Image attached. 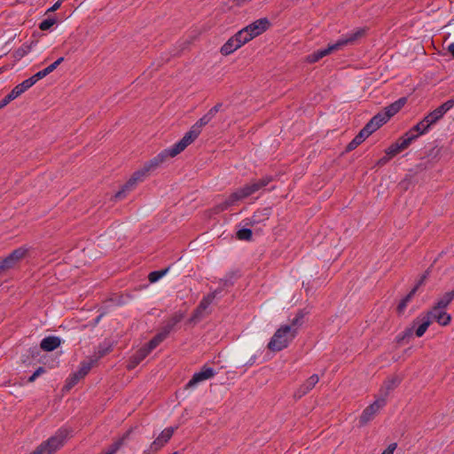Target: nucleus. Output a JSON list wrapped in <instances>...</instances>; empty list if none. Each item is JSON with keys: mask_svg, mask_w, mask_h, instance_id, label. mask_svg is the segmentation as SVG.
I'll use <instances>...</instances> for the list:
<instances>
[{"mask_svg": "<svg viewBox=\"0 0 454 454\" xmlns=\"http://www.w3.org/2000/svg\"><path fill=\"white\" fill-rule=\"evenodd\" d=\"M272 180H273V177L271 176H265L259 180L252 181L251 183L236 190L224 201L218 204L216 206V211L220 212V211H224V210L228 209L230 207L235 205L239 200H242L249 197L250 195L255 193L262 188L265 187Z\"/></svg>", "mask_w": 454, "mask_h": 454, "instance_id": "obj_1", "label": "nucleus"}, {"mask_svg": "<svg viewBox=\"0 0 454 454\" xmlns=\"http://www.w3.org/2000/svg\"><path fill=\"white\" fill-rule=\"evenodd\" d=\"M364 34L365 29L356 28V30L348 34L343 35L340 39H338L336 43L329 44L326 48L318 50L308 55L306 57V61L309 63H316L324 57L331 54L332 52L339 51L348 44L354 43L358 39L363 37Z\"/></svg>", "mask_w": 454, "mask_h": 454, "instance_id": "obj_2", "label": "nucleus"}, {"mask_svg": "<svg viewBox=\"0 0 454 454\" xmlns=\"http://www.w3.org/2000/svg\"><path fill=\"white\" fill-rule=\"evenodd\" d=\"M296 336L294 328L285 325H280V327L274 333L267 345V348L273 352L281 351L287 348Z\"/></svg>", "mask_w": 454, "mask_h": 454, "instance_id": "obj_3", "label": "nucleus"}, {"mask_svg": "<svg viewBox=\"0 0 454 454\" xmlns=\"http://www.w3.org/2000/svg\"><path fill=\"white\" fill-rule=\"evenodd\" d=\"M67 435V429L58 430L54 435L42 442L31 454H53L64 445Z\"/></svg>", "mask_w": 454, "mask_h": 454, "instance_id": "obj_4", "label": "nucleus"}, {"mask_svg": "<svg viewBox=\"0 0 454 454\" xmlns=\"http://www.w3.org/2000/svg\"><path fill=\"white\" fill-rule=\"evenodd\" d=\"M270 27V21L266 18L259 19L252 24L239 31V36L247 43L254 37L262 35Z\"/></svg>", "mask_w": 454, "mask_h": 454, "instance_id": "obj_5", "label": "nucleus"}, {"mask_svg": "<svg viewBox=\"0 0 454 454\" xmlns=\"http://www.w3.org/2000/svg\"><path fill=\"white\" fill-rule=\"evenodd\" d=\"M387 404L385 397H377L376 400L367 406L359 418L360 426H364L374 419L377 413Z\"/></svg>", "mask_w": 454, "mask_h": 454, "instance_id": "obj_6", "label": "nucleus"}, {"mask_svg": "<svg viewBox=\"0 0 454 454\" xmlns=\"http://www.w3.org/2000/svg\"><path fill=\"white\" fill-rule=\"evenodd\" d=\"M148 174L149 172L144 166L140 169L134 172L129 181L123 185L122 189L116 192L115 199H123L126 193L131 191L138 182H142Z\"/></svg>", "mask_w": 454, "mask_h": 454, "instance_id": "obj_7", "label": "nucleus"}, {"mask_svg": "<svg viewBox=\"0 0 454 454\" xmlns=\"http://www.w3.org/2000/svg\"><path fill=\"white\" fill-rule=\"evenodd\" d=\"M200 132L193 125L188 132L184 134L183 138L169 147L171 153L176 156L182 153L189 145H191L199 136Z\"/></svg>", "mask_w": 454, "mask_h": 454, "instance_id": "obj_8", "label": "nucleus"}, {"mask_svg": "<svg viewBox=\"0 0 454 454\" xmlns=\"http://www.w3.org/2000/svg\"><path fill=\"white\" fill-rule=\"evenodd\" d=\"M453 106H454V99L447 100L446 102L442 104L440 106L435 108L434 111L430 112L427 116H425L426 122H428L430 127L434 125Z\"/></svg>", "mask_w": 454, "mask_h": 454, "instance_id": "obj_9", "label": "nucleus"}, {"mask_svg": "<svg viewBox=\"0 0 454 454\" xmlns=\"http://www.w3.org/2000/svg\"><path fill=\"white\" fill-rule=\"evenodd\" d=\"M26 254L27 249L24 247H19L13 250L8 256L0 261V272L12 268Z\"/></svg>", "mask_w": 454, "mask_h": 454, "instance_id": "obj_10", "label": "nucleus"}, {"mask_svg": "<svg viewBox=\"0 0 454 454\" xmlns=\"http://www.w3.org/2000/svg\"><path fill=\"white\" fill-rule=\"evenodd\" d=\"M412 142V135L404 134L402 137H400L395 143L392 144L386 150V153L389 155V157H394L396 154L403 152V150H405L406 148H408Z\"/></svg>", "mask_w": 454, "mask_h": 454, "instance_id": "obj_11", "label": "nucleus"}, {"mask_svg": "<svg viewBox=\"0 0 454 454\" xmlns=\"http://www.w3.org/2000/svg\"><path fill=\"white\" fill-rule=\"evenodd\" d=\"M221 292L222 288H217L215 291L208 294L207 296L203 297L199 306L195 309L192 319L193 320L202 317L205 310L209 307V305L217 297V295L221 294Z\"/></svg>", "mask_w": 454, "mask_h": 454, "instance_id": "obj_12", "label": "nucleus"}, {"mask_svg": "<svg viewBox=\"0 0 454 454\" xmlns=\"http://www.w3.org/2000/svg\"><path fill=\"white\" fill-rule=\"evenodd\" d=\"M175 155L171 153L169 148H167L161 151L159 154L153 157L152 160L146 161L144 164V167L150 173L151 171L155 170L160 165H161L165 160L169 158H173Z\"/></svg>", "mask_w": 454, "mask_h": 454, "instance_id": "obj_13", "label": "nucleus"}, {"mask_svg": "<svg viewBox=\"0 0 454 454\" xmlns=\"http://www.w3.org/2000/svg\"><path fill=\"white\" fill-rule=\"evenodd\" d=\"M216 372L207 366H203L200 372L193 374L192 378L189 380L186 387H195L200 382L209 380L215 375Z\"/></svg>", "mask_w": 454, "mask_h": 454, "instance_id": "obj_14", "label": "nucleus"}, {"mask_svg": "<svg viewBox=\"0 0 454 454\" xmlns=\"http://www.w3.org/2000/svg\"><path fill=\"white\" fill-rule=\"evenodd\" d=\"M431 319L435 320L441 325H448L451 321V316L445 311V309H435L433 307L431 310L426 313Z\"/></svg>", "mask_w": 454, "mask_h": 454, "instance_id": "obj_15", "label": "nucleus"}, {"mask_svg": "<svg viewBox=\"0 0 454 454\" xmlns=\"http://www.w3.org/2000/svg\"><path fill=\"white\" fill-rule=\"evenodd\" d=\"M245 43L244 40L239 36L238 32L221 47L220 51L223 55L227 56L234 52Z\"/></svg>", "mask_w": 454, "mask_h": 454, "instance_id": "obj_16", "label": "nucleus"}, {"mask_svg": "<svg viewBox=\"0 0 454 454\" xmlns=\"http://www.w3.org/2000/svg\"><path fill=\"white\" fill-rule=\"evenodd\" d=\"M176 427H169L165 428L160 434L153 442L151 449L158 450L163 447L172 437Z\"/></svg>", "mask_w": 454, "mask_h": 454, "instance_id": "obj_17", "label": "nucleus"}, {"mask_svg": "<svg viewBox=\"0 0 454 454\" xmlns=\"http://www.w3.org/2000/svg\"><path fill=\"white\" fill-rule=\"evenodd\" d=\"M319 381L317 374H312L294 393L295 398H301L308 394Z\"/></svg>", "mask_w": 454, "mask_h": 454, "instance_id": "obj_18", "label": "nucleus"}, {"mask_svg": "<svg viewBox=\"0 0 454 454\" xmlns=\"http://www.w3.org/2000/svg\"><path fill=\"white\" fill-rule=\"evenodd\" d=\"M419 326L417 327L415 331V334L417 337H421L424 335L429 325H431V319L429 317H427L426 314L420 315L412 323V325H416L419 324Z\"/></svg>", "mask_w": 454, "mask_h": 454, "instance_id": "obj_19", "label": "nucleus"}, {"mask_svg": "<svg viewBox=\"0 0 454 454\" xmlns=\"http://www.w3.org/2000/svg\"><path fill=\"white\" fill-rule=\"evenodd\" d=\"M35 83V82L31 76L30 78L24 80L21 83L16 85L10 92V95L13 98V99H15L22 93L27 91L29 88H31Z\"/></svg>", "mask_w": 454, "mask_h": 454, "instance_id": "obj_20", "label": "nucleus"}, {"mask_svg": "<svg viewBox=\"0 0 454 454\" xmlns=\"http://www.w3.org/2000/svg\"><path fill=\"white\" fill-rule=\"evenodd\" d=\"M430 128V125L428 124V122H426V119L424 118L405 134L412 135V141H414L419 136L427 133Z\"/></svg>", "mask_w": 454, "mask_h": 454, "instance_id": "obj_21", "label": "nucleus"}, {"mask_svg": "<svg viewBox=\"0 0 454 454\" xmlns=\"http://www.w3.org/2000/svg\"><path fill=\"white\" fill-rule=\"evenodd\" d=\"M401 382V380L398 377L388 378L383 384L380 388V395L379 397H385L387 401V397L390 391L395 389Z\"/></svg>", "mask_w": 454, "mask_h": 454, "instance_id": "obj_22", "label": "nucleus"}, {"mask_svg": "<svg viewBox=\"0 0 454 454\" xmlns=\"http://www.w3.org/2000/svg\"><path fill=\"white\" fill-rule=\"evenodd\" d=\"M172 325L165 328L162 332L157 333L146 345L147 349L152 352L158 347L168 335Z\"/></svg>", "mask_w": 454, "mask_h": 454, "instance_id": "obj_23", "label": "nucleus"}, {"mask_svg": "<svg viewBox=\"0 0 454 454\" xmlns=\"http://www.w3.org/2000/svg\"><path fill=\"white\" fill-rule=\"evenodd\" d=\"M61 341L57 336H48L42 340L40 347L44 351H52L59 347Z\"/></svg>", "mask_w": 454, "mask_h": 454, "instance_id": "obj_24", "label": "nucleus"}, {"mask_svg": "<svg viewBox=\"0 0 454 454\" xmlns=\"http://www.w3.org/2000/svg\"><path fill=\"white\" fill-rule=\"evenodd\" d=\"M406 98H401L395 102L392 103L391 105L385 107L383 113L385 115H387V119L389 120L392 116H394L395 114H397L402 107L405 105Z\"/></svg>", "mask_w": 454, "mask_h": 454, "instance_id": "obj_25", "label": "nucleus"}, {"mask_svg": "<svg viewBox=\"0 0 454 454\" xmlns=\"http://www.w3.org/2000/svg\"><path fill=\"white\" fill-rule=\"evenodd\" d=\"M97 364V359H92V357H89L81 362L79 369L76 371L77 374L82 379L84 378L91 370V368Z\"/></svg>", "mask_w": 454, "mask_h": 454, "instance_id": "obj_26", "label": "nucleus"}, {"mask_svg": "<svg viewBox=\"0 0 454 454\" xmlns=\"http://www.w3.org/2000/svg\"><path fill=\"white\" fill-rule=\"evenodd\" d=\"M151 352L147 349L145 346L140 348L131 357L130 364L129 365V369L134 368L139 363H141Z\"/></svg>", "mask_w": 454, "mask_h": 454, "instance_id": "obj_27", "label": "nucleus"}, {"mask_svg": "<svg viewBox=\"0 0 454 454\" xmlns=\"http://www.w3.org/2000/svg\"><path fill=\"white\" fill-rule=\"evenodd\" d=\"M454 300V289L445 293L443 295H442L436 301L435 309H446L450 302Z\"/></svg>", "mask_w": 454, "mask_h": 454, "instance_id": "obj_28", "label": "nucleus"}, {"mask_svg": "<svg viewBox=\"0 0 454 454\" xmlns=\"http://www.w3.org/2000/svg\"><path fill=\"white\" fill-rule=\"evenodd\" d=\"M308 314L304 309H300L295 317L291 319L290 324L286 325L287 326H291L292 328H294L296 332V335L298 334L299 328L303 325V318Z\"/></svg>", "mask_w": 454, "mask_h": 454, "instance_id": "obj_29", "label": "nucleus"}, {"mask_svg": "<svg viewBox=\"0 0 454 454\" xmlns=\"http://www.w3.org/2000/svg\"><path fill=\"white\" fill-rule=\"evenodd\" d=\"M388 121L387 115H385L383 112L377 114L373 116L367 124H372L373 130L376 131L380 126Z\"/></svg>", "mask_w": 454, "mask_h": 454, "instance_id": "obj_30", "label": "nucleus"}, {"mask_svg": "<svg viewBox=\"0 0 454 454\" xmlns=\"http://www.w3.org/2000/svg\"><path fill=\"white\" fill-rule=\"evenodd\" d=\"M414 325L407 327L404 331L401 332L395 338L397 343L408 342L413 336Z\"/></svg>", "mask_w": 454, "mask_h": 454, "instance_id": "obj_31", "label": "nucleus"}, {"mask_svg": "<svg viewBox=\"0 0 454 454\" xmlns=\"http://www.w3.org/2000/svg\"><path fill=\"white\" fill-rule=\"evenodd\" d=\"M215 117L211 112H207L206 114H204L200 119H199L193 126L200 130L201 133L202 128L206 126L207 123H209L212 119Z\"/></svg>", "mask_w": 454, "mask_h": 454, "instance_id": "obj_32", "label": "nucleus"}, {"mask_svg": "<svg viewBox=\"0 0 454 454\" xmlns=\"http://www.w3.org/2000/svg\"><path fill=\"white\" fill-rule=\"evenodd\" d=\"M215 117L211 112H207L206 114H204L200 119H199L193 126L200 130L201 133L202 128L206 126L207 123H209L212 119Z\"/></svg>", "mask_w": 454, "mask_h": 454, "instance_id": "obj_33", "label": "nucleus"}, {"mask_svg": "<svg viewBox=\"0 0 454 454\" xmlns=\"http://www.w3.org/2000/svg\"><path fill=\"white\" fill-rule=\"evenodd\" d=\"M372 124H366L360 132L356 135L357 140L362 141V143L372 133H373Z\"/></svg>", "mask_w": 454, "mask_h": 454, "instance_id": "obj_34", "label": "nucleus"}, {"mask_svg": "<svg viewBox=\"0 0 454 454\" xmlns=\"http://www.w3.org/2000/svg\"><path fill=\"white\" fill-rule=\"evenodd\" d=\"M372 124H366L360 132L356 135L357 140L362 141V143L372 133H373Z\"/></svg>", "mask_w": 454, "mask_h": 454, "instance_id": "obj_35", "label": "nucleus"}, {"mask_svg": "<svg viewBox=\"0 0 454 454\" xmlns=\"http://www.w3.org/2000/svg\"><path fill=\"white\" fill-rule=\"evenodd\" d=\"M168 270H169V268H166V269L161 270L152 271L148 275L149 281L151 283L157 282L158 280H160L162 277H164L168 273Z\"/></svg>", "mask_w": 454, "mask_h": 454, "instance_id": "obj_36", "label": "nucleus"}, {"mask_svg": "<svg viewBox=\"0 0 454 454\" xmlns=\"http://www.w3.org/2000/svg\"><path fill=\"white\" fill-rule=\"evenodd\" d=\"M54 70H55L54 65L51 64L50 66H48L44 69H43V70L37 72L36 74H35L32 77L35 80V82H36L37 81L44 78L46 75H48L49 74H51Z\"/></svg>", "mask_w": 454, "mask_h": 454, "instance_id": "obj_37", "label": "nucleus"}, {"mask_svg": "<svg viewBox=\"0 0 454 454\" xmlns=\"http://www.w3.org/2000/svg\"><path fill=\"white\" fill-rule=\"evenodd\" d=\"M236 237L239 240H247V241L251 240L252 231L247 228H242L237 231Z\"/></svg>", "mask_w": 454, "mask_h": 454, "instance_id": "obj_38", "label": "nucleus"}, {"mask_svg": "<svg viewBox=\"0 0 454 454\" xmlns=\"http://www.w3.org/2000/svg\"><path fill=\"white\" fill-rule=\"evenodd\" d=\"M427 278V273H425L421 278L419 280L418 284L410 291V293L403 298L405 300L406 302H410L412 299V297L414 296V294H416L418 288L419 287V286H421L425 279Z\"/></svg>", "mask_w": 454, "mask_h": 454, "instance_id": "obj_39", "label": "nucleus"}, {"mask_svg": "<svg viewBox=\"0 0 454 454\" xmlns=\"http://www.w3.org/2000/svg\"><path fill=\"white\" fill-rule=\"evenodd\" d=\"M124 438L115 441L103 454H115L123 444Z\"/></svg>", "mask_w": 454, "mask_h": 454, "instance_id": "obj_40", "label": "nucleus"}, {"mask_svg": "<svg viewBox=\"0 0 454 454\" xmlns=\"http://www.w3.org/2000/svg\"><path fill=\"white\" fill-rule=\"evenodd\" d=\"M111 350V347H103L100 346L98 349V351L95 353V355L92 357V359H97V362L106 355H107Z\"/></svg>", "mask_w": 454, "mask_h": 454, "instance_id": "obj_41", "label": "nucleus"}, {"mask_svg": "<svg viewBox=\"0 0 454 454\" xmlns=\"http://www.w3.org/2000/svg\"><path fill=\"white\" fill-rule=\"evenodd\" d=\"M82 380V378L77 374V372H74L72 373L69 378L67 379V387L68 388H71L73 387L74 385H76L78 383V381Z\"/></svg>", "mask_w": 454, "mask_h": 454, "instance_id": "obj_42", "label": "nucleus"}, {"mask_svg": "<svg viewBox=\"0 0 454 454\" xmlns=\"http://www.w3.org/2000/svg\"><path fill=\"white\" fill-rule=\"evenodd\" d=\"M55 23H56L55 19H46V20H43L40 23L39 28L43 31H45V30L50 29Z\"/></svg>", "mask_w": 454, "mask_h": 454, "instance_id": "obj_43", "label": "nucleus"}, {"mask_svg": "<svg viewBox=\"0 0 454 454\" xmlns=\"http://www.w3.org/2000/svg\"><path fill=\"white\" fill-rule=\"evenodd\" d=\"M45 372L43 367H39L27 380V382H34L40 375Z\"/></svg>", "mask_w": 454, "mask_h": 454, "instance_id": "obj_44", "label": "nucleus"}, {"mask_svg": "<svg viewBox=\"0 0 454 454\" xmlns=\"http://www.w3.org/2000/svg\"><path fill=\"white\" fill-rule=\"evenodd\" d=\"M31 51V46L23 44L18 51H17V56L20 58L24 57Z\"/></svg>", "mask_w": 454, "mask_h": 454, "instance_id": "obj_45", "label": "nucleus"}, {"mask_svg": "<svg viewBox=\"0 0 454 454\" xmlns=\"http://www.w3.org/2000/svg\"><path fill=\"white\" fill-rule=\"evenodd\" d=\"M360 144H362V141L357 140V137L356 136L354 139L347 145V151H352L356 149Z\"/></svg>", "mask_w": 454, "mask_h": 454, "instance_id": "obj_46", "label": "nucleus"}, {"mask_svg": "<svg viewBox=\"0 0 454 454\" xmlns=\"http://www.w3.org/2000/svg\"><path fill=\"white\" fill-rule=\"evenodd\" d=\"M14 100L13 98L9 94H7L1 101H0V109L4 108L7 106L11 101Z\"/></svg>", "mask_w": 454, "mask_h": 454, "instance_id": "obj_47", "label": "nucleus"}, {"mask_svg": "<svg viewBox=\"0 0 454 454\" xmlns=\"http://www.w3.org/2000/svg\"><path fill=\"white\" fill-rule=\"evenodd\" d=\"M407 305H408V302H406V301H405V300H404V299H403V300L399 302V304H398V306H397V311H398V313H400V314L403 313V312H404V310H405V309H406V307H407Z\"/></svg>", "mask_w": 454, "mask_h": 454, "instance_id": "obj_48", "label": "nucleus"}, {"mask_svg": "<svg viewBox=\"0 0 454 454\" xmlns=\"http://www.w3.org/2000/svg\"><path fill=\"white\" fill-rule=\"evenodd\" d=\"M396 446V443L389 444L388 447L381 454H394Z\"/></svg>", "mask_w": 454, "mask_h": 454, "instance_id": "obj_49", "label": "nucleus"}, {"mask_svg": "<svg viewBox=\"0 0 454 454\" xmlns=\"http://www.w3.org/2000/svg\"><path fill=\"white\" fill-rule=\"evenodd\" d=\"M222 103H218L216 104L215 106H213L209 112H211L213 114V115L215 116V114L220 111L221 107H222Z\"/></svg>", "mask_w": 454, "mask_h": 454, "instance_id": "obj_50", "label": "nucleus"}, {"mask_svg": "<svg viewBox=\"0 0 454 454\" xmlns=\"http://www.w3.org/2000/svg\"><path fill=\"white\" fill-rule=\"evenodd\" d=\"M62 1L63 0L57 1L48 11L49 12H54V11L58 10L60 7V5H61Z\"/></svg>", "mask_w": 454, "mask_h": 454, "instance_id": "obj_51", "label": "nucleus"}, {"mask_svg": "<svg viewBox=\"0 0 454 454\" xmlns=\"http://www.w3.org/2000/svg\"><path fill=\"white\" fill-rule=\"evenodd\" d=\"M447 50L451 54V56L454 58V43H450L448 45Z\"/></svg>", "mask_w": 454, "mask_h": 454, "instance_id": "obj_52", "label": "nucleus"}, {"mask_svg": "<svg viewBox=\"0 0 454 454\" xmlns=\"http://www.w3.org/2000/svg\"><path fill=\"white\" fill-rule=\"evenodd\" d=\"M64 61V58L60 57L56 61L52 63L54 65V68L56 69L62 62Z\"/></svg>", "mask_w": 454, "mask_h": 454, "instance_id": "obj_53", "label": "nucleus"}, {"mask_svg": "<svg viewBox=\"0 0 454 454\" xmlns=\"http://www.w3.org/2000/svg\"><path fill=\"white\" fill-rule=\"evenodd\" d=\"M392 157H389V155L387 154V156L381 158L380 160H379V164L382 165V164H385L386 162H387Z\"/></svg>", "mask_w": 454, "mask_h": 454, "instance_id": "obj_54", "label": "nucleus"}, {"mask_svg": "<svg viewBox=\"0 0 454 454\" xmlns=\"http://www.w3.org/2000/svg\"><path fill=\"white\" fill-rule=\"evenodd\" d=\"M220 284H221L223 286H226L229 284V280H227V279H221V280H220Z\"/></svg>", "mask_w": 454, "mask_h": 454, "instance_id": "obj_55", "label": "nucleus"}, {"mask_svg": "<svg viewBox=\"0 0 454 454\" xmlns=\"http://www.w3.org/2000/svg\"><path fill=\"white\" fill-rule=\"evenodd\" d=\"M178 320H179V319H175V321H174V323L172 324V325H175L176 323H177V322H178Z\"/></svg>", "mask_w": 454, "mask_h": 454, "instance_id": "obj_56", "label": "nucleus"}, {"mask_svg": "<svg viewBox=\"0 0 454 454\" xmlns=\"http://www.w3.org/2000/svg\"><path fill=\"white\" fill-rule=\"evenodd\" d=\"M172 454H179V452L178 451H175Z\"/></svg>", "mask_w": 454, "mask_h": 454, "instance_id": "obj_57", "label": "nucleus"}]
</instances>
